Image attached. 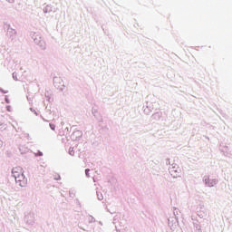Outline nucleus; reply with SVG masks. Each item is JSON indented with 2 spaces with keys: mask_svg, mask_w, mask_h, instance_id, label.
I'll use <instances>...</instances> for the list:
<instances>
[{
  "mask_svg": "<svg viewBox=\"0 0 232 232\" xmlns=\"http://www.w3.org/2000/svg\"><path fill=\"white\" fill-rule=\"evenodd\" d=\"M13 177L15 182L19 183V186L23 187L26 184V178H24V173L23 172V168L14 167L12 170Z\"/></svg>",
  "mask_w": 232,
  "mask_h": 232,
  "instance_id": "f257e3e1",
  "label": "nucleus"
},
{
  "mask_svg": "<svg viewBox=\"0 0 232 232\" xmlns=\"http://www.w3.org/2000/svg\"><path fill=\"white\" fill-rule=\"evenodd\" d=\"M53 84H54V86H56V88H61V86L59 84H63V79H61L59 77H55L53 79Z\"/></svg>",
  "mask_w": 232,
  "mask_h": 232,
  "instance_id": "f03ea898",
  "label": "nucleus"
},
{
  "mask_svg": "<svg viewBox=\"0 0 232 232\" xmlns=\"http://www.w3.org/2000/svg\"><path fill=\"white\" fill-rule=\"evenodd\" d=\"M74 135H79V137H81L82 135V133L79 130H76L73 132L72 137H74Z\"/></svg>",
  "mask_w": 232,
  "mask_h": 232,
  "instance_id": "7ed1b4c3",
  "label": "nucleus"
},
{
  "mask_svg": "<svg viewBox=\"0 0 232 232\" xmlns=\"http://www.w3.org/2000/svg\"><path fill=\"white\" fill-rule=\"evenodd\" d=\"M88 173H90V169H85V174L87 175V177L90 176Z\"/></svg>",
  "mask_w": 232,
  "mask_h": 232,
  "instance_id": "20e7f679",
  "label": "nucleus"
},
{
  "mask_svg": "<svg viewBox=\"0 0 232 232\" xmlns=\"http://www.w3.org/2000/svg\"><path fill=\"white\" fill-rule=\"evenodd\" d=\"M50 128H51L52 130H55V125L50 124Z\"/></svg>",
  "mask_w": 232,
  "mask_h": 232,
  "instance_id": "39448f33",
  "label": "nucleus"
}]
</instances>
